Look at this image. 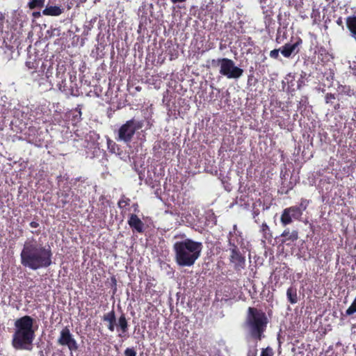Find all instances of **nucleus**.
Wrapping results in <instances>:
<instances>
[{
	"mask_svg": "<svg viewBox=\"0 0 356 356\" xmlns=\"http://www.w3.org/2000/svg\"><path fill=\"white\" fill-rule=\"evenodd\" d=\"M33 15L34 17H39V16L40 15V12H34V13H33Z\"/></svg>",
	"mask_w": 356,
	"mask_h": 356,
	"instance_id": "36",
	"label": "nucleus"
},
{
	"mask_svg": "<svg viewBox=\"0 0 356 356\" xmlns=\"http://www.w3.org/2000/svg\"><path fill=\"white\" fill-rule=\"evenodd\" d=\"M34 319L30 316H24L15 321V332L13 334L12 346L16 350H31L35 339Z\"/></svg>",
	"mask_w": 356,
	"mask_h": 356,
	"instance_id": "2",
	"label": "nucleus"
},
{
	"mask_svg": "<svg viewBox=\"0 0 356 356\" xmlns=\"http://www.w3.org/2000/svg\"><path fill=\"white\" fill-rule=\"evenodd\" d=\"M26 66L29 69L33 70V72H34L38 67V62H36L35 60L32 61L29 60L26 61Z\"/></svg>",
	"mask_w": 356,
	"mask_h": 356,
	"instance_id": "25",
	"label": "nucleus"
},
{
	"mask_svg": "<svg viewBox=\"0 0 356 356\" xmlns=\"http://www.w3.org/2000/svg\"><path fill=\"white\" fill-rule=\"evenodd\" d=\"M113 282L115 283L116 282V280L115 278L113 279Z\"/></svg>",
	"mask_w": 356,
	"mask_h": 356,
	"instance_id": "46",
	"label": "nucleus"
},
{
	"mask_svg": "<svg viewBox=\"0 0 356 356\" xmlns=\"http://www.w3.org/2000/svg\"><path fill=\"white\" fill-rule=\"evenodd\" d=\"M280 51V49H275L272 51H270V58H273V59H277L279 58V51Z\"/></svg>",
	"mask_w": 356,
	"mask_h": 356,
	"instance_id": "28",
	"label": "nucleus"
},
{
	"mask_svg": "<svg viewBox=\"0 0 356 356\" xmlns=\"http://www.w3.org/2000/svg\"><path fill=\"white\" fill-rule=\"evenodd\" d=\"M336 99V95L334 93L328 92L325 96V102L326 104H332V99Z\"/></svg>",
	"mask_w": 356,
	"mask_h": 356,
	"instance_id": "26",
	"label": "nucleus"
},
{
	"mask_svg": "<svg viewBox=\"0 0 356 356\" xmlns=\"http://www.w3.org/2000/svg\"><path fill=\"white\" fill-rule=\"evenodd\" d=\"M337 90L339 92V95H345L349 97L353 95V91L350 86L339 84Z\"/></svg>",
	"mask_w": 356,
	"mask_h": 356,
	"instance_id": "20",
	"label": "nucleus"
},
{
	"mask_svg": "<svg viewBox=\"0 0 356 356\" xmlns=\"http://www.w3.org/2000/svg\"><path fill=\"white\" fill-rule=\"evenodd\" d=\"M259 209H254L253 211H252V216H253V218L254 219V222L256 223H259V220L257 219V217L259 216Z\"/></svg>",
	"mask_w": 356,
	"mask_h": 356,
	"instance_id": "30",
	"label": "nucleus"
},
{
	"mask_svg": "<svg viewBox=\"0 0 356 356\" xmlns=\"http://www.w3.org/2000/svg\"><path fill=\"white\" fill-rule=\"evenodd\" d=\"M124 356H136V351L134 348H127L124 350Z\"/></svg>",
	"mask_w": 356,
	"mask_h": 356,
	"instance_id": "27",
	"label": "nucleus"
},
{
	"mask_svg": "<svg viewBox=\"0 0 356 356\" xmlns=\"http://www.w3.org/2000/svg\"><path fill=\"white\" fill-rule=\"evenodd\" d=\"M79 118H81V110H79Z\"/></svg>",
	"mask_w": 356,
	"mask_h": 356,
	"instance_id": "44",
	"label": "nucleus"
},
{
	"mask_svg": "<svg viewBox=\"0 0 356 356\" xmlns=\"http://www.w3.org/2000/svg\"><path fill=\"white\" fill-rule=\"evenodd\" d=\"M256 353H257V350H255V351H254V355H253V356H256Z\"/></svg>",
	"mask_w": 356,
	"mask_h": 356,
	"instance_id": "45",
	"label": "nucleus"
},
{
	"mask_svg": "<svg viewBox=\"0 0 356 356\" xmlns=\"http://www.w3.org/2000/svg\"><path fill=\"white\" fill-rule=\"evenodd\" d=\"M281 237L283 238L282 240V243H286L287 245L289 243H293L298 240V231L296 229H293L291 232L289 228L285 229L281 234Z\"/></svg>",
	"mask_w": 356,
	"mask_h": 356,
	"instance_id": "13",
	"label": "nucleus"
},
{
	"mask_svg": "<svg viewBox=\"0 0 356 356\" xmlns=\"http://www.w3.org/2000/svg\"><path fill=\"white\" fill-rule=\"evenodd\" d=\"M286 297L288 301L293 305L298 302L297 289L295 286H291L286 291Z\"/></svg>",
	"mask_w": 356,
	"mask_h": 356,
	"instance_id": "16",
	"label": "nucleus"
},
{
	"mask_svg": "<svg viewBox=\"0 0 356 356\" xmlns=\"http://www.w3.org/2000/svg\"><path fill=\"white\" fill-rule=\"evenodd\" d=\"M102 321L108 323L107 328L111 332H113L116 326L118 330H120L122 332V334H119L120 337H123V334H126L129 330V323L125 314L122 312L121 315L118 319V323H116L115 312L113 308L111 311L103 316Z\"/></svg>",
	"mask_w": 356,
	"mask_h": 356,
	"instance_id": "8",
	"label": "nucleus"
},
{
	"mask_svg": "<svg viewBox=\"0 0 356 356\" xmlns=\"http://www.w3.org/2000/svg\"><path fill=\"white\" fill-rule=\"evenodd\" d=\"M62 202H63V204H66L67 203V200H65V201L62 200Z\"/></svg>",
	"mask_w": 356,
	"mask_h": 356,
	"instance_id": "41",
	"label": "nucleus"
},
{
	"mask_svg": "<svg viewBox=\"0 0 356 356\" xmlns=\"http://www.w3.org/2000/svg\"><path fill=\"white\" fill-rule=\"evenodd\" d=\"M347 29L353 38L356 37V15L348 16L346 19Z\"/></svg>",
	"mask_w": 356,
	"mask_h": 356,
	"instance_id": "15",
	"label": "nucleus"
},
{
	"mask_svg": "<svg viewBox=\"0 0 356 356\" xmlns=\"http://www.w3.org/2000/svg\"><path fill=\"white\" fill-rule=\"evenodd\" d=\"M259 232L262 234L263 241H271L273 238V234L270 231L269 226L267 225L266 222H264L260 226Z\"/></svg>",
	"mask_w": 356,
	"mask_h": 356,
	"instance_id": "17",
	"label": "nucleus"
},
{
	"mask_svg": "<svg viewBox=\"0 0 356 356\" xmlns=\"http://www.w3.org/2000/svg\"><path fill=\"white\" fill-rule=\"evenodd\" d=\"M287 76H288L289 77H291V78H292V79H291V82L293 81V79H294V75H291V73H289Z\"/></svg>",
	"mask_w": 356,
	"mask_h": 356,
	"instance_id": "39",
	"label": "nucleus"
},
{
	"mask_svg": "<svg viewBox=\"0 0 356 356\" xmlns=\"http://www.w3.org/2000/svg\"><path fill=\"white\" fill-rule=\"evenodd\" d=\"M269 1L270 0H259V2L261 4V8H265Z\"/></svg>",
	"mask_w": 356,
	"mask_h": 356,
	"instance_id": "31",
	"label": "nucleus"
},
{
	"mask_svg": "<svg viewBox=\"0 0 356 356\" xmlns=\"http://www.w3.org/2000/svg\"><path fill=\"white\" fill-rule=\"evenodd\" d=\"M130 202H131V200L129 197H127L124 195H122L121 198L120 199V200L118 202V207L120 209L123 210V209H126V207L130 204Z\"/></svg>",
	"mask_w": 356,
	"mask_h": 356,
	"instance_id": "22",
	"label": "nucleus"
},
{
	"mask_svg": "<svg viewBox=\"0 0 356 356\" xmlns=\"http://www.w3.org/2000/svg\"><path fill=\"white\" fill-rule=\"evenodd\" d=\"M134 208H135V211H136V208L138 207V204H134Z\"/></svg>",
	"mask_w": 356,
	"mask_h": 356,
	"instance_id": "43",
	"label": "nucleus"
},
{
	"mask_svg": "<svg viewBox=\"0 0 356 356\" xmlns=\"http://www.w3.org/2000/svg\"><path fill=\"white\" fill-rule=\"evenodd\" d=\"M309 202L306 199H301L299 206H291L285 208L282 213L280 222L282 226L285 227L292 223L293 220H300L303 211L307 208Z\"/></svg>",
	"mask_w": 356,
	"mask_h": 356,
	"instance_id": "7",
	"label": "nucleus"
},
{
	"mask_svg": "<svg viewBox=\"0 0 356 356\" xmlns=\"http://www.w3.org/2000/svg\"><path fill=\"white\" fill-rule=\"evenodd\" d=\"M4 22L5 17L1 13H0V32H2L3 31Z\"/></svg>",
	"mask_w": 356,
	"mask_h": 356,
	"instance_id": "29",
	"label": "nucleus"
},
{
	"mask_svg": "<svg viewBox=\"0 0 356 356\" xmlns=\"http://www.w3.org/2000/svg\"><path fill=\"white\" fill-rule=\"evenodd\" d=\"M143 124V120H138L134 118L127 120L116 131L117 136L115 139L118 141H122L127 144L129 143L132 140L136 132L142 129Z\"/></svg>",
	"mask_w": 356,
	"mask_h": 356,
	"instance_id": "6",
	"label": "nucleus"
},
{
	"mask_svg": "<svg viewBox=\"0 0 356 356\" xmlns=\"http://www.w3.org/2000/svg\"><path fill=\"white\" fill-rule=\"evenodd\" d=\"M232 234L229 233L228 244L229 245V261L234 264V268L236 271H241L245 267V258L241 253L237 245L232 239Z\"/></svg>",
	"mask_w": 356,
	"mask_h": 356,
	"instance_id": "9",
	"label": "nucleus"
},
{
	"mask_svg": "<svg viewBox=\"0 0 356 356\" xmlns=\"http://www.w3.org/2000/svg\"><path fill=\"white\" fill-rule=\"evenodd\" d=\"M356 312V296L354 300L353 301L350 306L346 309V314L347 316L353 315Z\"/></svg>",
	"mask_w": 356,
	"mask_h": 356,
	"instance_id": "23",
	"label": "nucleus"
},
{
	"mask_svg": "<svg viewBox=\"0 0 356 356\" xmlns=\"http://www.w3.org/2000/svg\"><path fill=\"white\" fill-rule=\"evenodd\" d=\"M45 0H29L28 6L31 10L41 8L44 5Z\"/></svg>",
	"mask_w": 356,
	"mask_h": 356,
	"instance_id": "21",
	"label": "nucleus"
},
{
	"mask_svg": "<svg viewBox=\"0 0 356 356\" xmlns=\"http://www.w3.org/2000/svg\"><path fill=\"white\" fill-rule=\"evenodd\" d=\"M134 208H135V211H136V208L138 207V204H134Z\"/></svg>",
	"mask_w": 356,
	"mask_h": 356,
	"instance_id": "42",
	"label": "nucleus"
},
{
	"mask_svg": "<svg viewBox=\"0 0 356 356\" xmlns=\"http://www.w3.org/2000/svg\"><path fill=\"white\" fill-rule=\"evenodd\" d=\"M203 245L201 242L186 238L173 245L175 261L179 266H192L200 257Z\"/></svg>",
	"mask_w": 356,
	"mask_h": 356,
	"instance_id": "3",
	"label": "nucleus"
},
{
	"mask_svg": "<svg viewBox=\"0 0 356 356\" xmlns=\"http://www.w3.org/2000/svg\"><path fill=\"white\" fill-rule=\"evenodd\" d=\"M30 226L32 228H38V227H39L40 225H39L38 222H37V221H32L30 222Z\"/></svg>",
	"mask_w": 356,
	"mask_h": 356,
	"instance_id": "32",
	"label": "nucleus"
},
{
	"mask_svg": "<svg viewBox=\"0 0 356 356\" xmlns=\"http://www.w3.org/2000/svg\"><path fill=\"white\" fill-rule=\"evenodd\" d=\"M52 255L50 247L47 248L38 243L32 237L24 242L20 253L21 264L33 270L47 268L52 264Z\"/></svg>",
	"mask_w": 356,
	"mask_h": 356,
	"instance_id": "1",
	"label": "nucleus"
},
{
	"mask_svg": "<svg viewBox=\"0 0 356 356\" xmlns=\"http://www.w3.org/2000/svg\"><path fill=\"white\" fill-rule=\"evenodd\" d=\"M64 11V8L58 6H47L42 10V14L46 16H58Z\"/></svg>",
	"mask_w": 356,
	"mask_h": 356,
	"instance_id": "14",
	"label": "nucleus"
},
{
	"mask_svg": "<svg viewBox=\"0 0 356 356\" xmlns=\"http://www.w3.org/2000/svg\"><path fill=\"white\" fill-rule=\"evenodd\" d=\"M274 352L271 347L268 346L265 348L261 349L260 356H273Z\"/></svg>",
	"mask_w": 356,
	"mask_h": 356,
	"instance_id": "24",
	"label": "nucleus"
},
{
	"mask_svg": "<svg viewBox=\"0 0 356 356\" xmlns=\"http://www.w3.org/2000/svg\"><path fill=\"white\" fill-rule=\"evenodd\" d=\"M211 65L213 67H219V73L229 79H238L243 74V70L236 66L234 60L228 58L212 59Z\"/></svg>",
	"mask_w": 356,
	"mask_h": 356,
	"instance_id": "5",
	"label": "nucleus"
},
{
	"mask_svg": "<svg viewBox=\"0 0 356 356\" xmlns=\"http://www.w3.org/2000/svg\"><path fill=\"white\" fill-rule=\"evenodd\" d=\"M186 1L187 0H170V1L174 4L184 3L186 2Z\"/></svg>",
	"mask_w": 356,
	"mask_h": 356,
	"instance_id": "33",
	"label": "nucleus"
},
{
	"mask_svg": "<svg viewBox=\"0 0 356 356\" xmlns=\"http://www.w3.org/2000/svg\"><path fill=\"white\" fill-rule=\"evenodd\" d=\"M126 1H130V0H125Z\"/></svg>",
	"mask_w": 356,
	"mask_h": 356,
	"instance_id": "47",
	"label": "nucleus"
},
{
	"mask_svg": "<svg viewBox=\"0 0 356 356\" xmlns=\"http://www.w3.org/2000/svg\"><path fill=\"white\" fill-rule=\"evenodd\" d=\"M268 320L264 312L255 307H250L245 319V324L249 328L251 337L257 340L264 337Z\"/></svg>",
	"mask_w": 356,
	"mask_h": 356,
	"instance_id": "4",
	"label": "nucleus"
},
{
	"mask_svg": "<svg viewBox=\"0 0 356 356\" xmlns=\"http://www.w3.org/2000/svg\"><path fill=\"white\" fill-rule=\"evenodd\" d=\"M107 148L108 151L114 154H120V146L113 140L108 138L106 140Z\"/></svg>",
	"mask_w": 356,
	"mask_h": 356,
	"instance_id": "19",
	"label": "nucleus"
},
{
	"mask_svg": "<svg viewBox=\"0 0 356 356\" xmlns=\"http://www.w3.org/2000/svg\"><path fill=\"white\" fill-rule=\"evenodd\" d=\"M340 107V104H337L334 106V110H338Z\"/></svg>",
	"mask_w": 356,
	"mask_h": 356,
	"instance_id": "38",
	"label": "nucleus"
},
{
	"mask_svg": "<svg viewBox=\"0 0 356 356\" xmlns=\"http://www.w3.org/2000/svg\"><path fill=\"white\" fill-rule=\"evenodd\" d=\"M302 83V81L299 80L298 83V89H300L301 88V83Z\"/></svg>",
	"mask_w": 356,
	"mask_h": 356,
	"instance_id": "37",
	"label": "nucleus"
},
{
	"mask_svg": "<svg viewBox=\"0 0 356 356\" xmlns=\"http://www.w3.org/2000/svg\"><path fill=\"white\" fill-rule=\"evenodd\" d=\"M128 224L133 230H136L138 233L144 232V223L136 214L132 213L129 216Z\"/></svg>",
	"mask_w": 356,
	"mask_h": 356,
	"instance_id": "12",
	"label": "nucleus"
},
{
	"mask_svg": "<svg viewBox=\"0 0 356 356\" xmlns=\"http://www.w3.org/2000/svg\"><path fill=\"white\" fill-rule=\"evenodd\" d=\"M302 40L298 37L296 41L293 44L286 43L280 49V52L285 58H289L292 54L299 53V47L302 44Z\"/></svg>",
	"mask_w": 356,
	"mask_h": 356,
	"instance_id": "11",
	"label": "nucleus"
},
{
	"mask_svg": "<svg viewBox=\"0 0 356 356\" xmlns=\"http://www.w3.org/2000/svg\"><path fill=\"white\" fill-rule=\"evenodd\" d=\"M337 24L339 26H342V19L341 17H339L337 20Z\"/></svg>",
	"mask_w": 356,
	"mask_h": 356,
	"instance_id": "35",
	"label": "nucleus"
},
{
	"mask_svg": "<svg viewBox=\"0 0 356 356\" xmlns=\"http://www.w3.org/2000/svg\"><path fill=\"white\" fill-rule=\"evenodd\" d=\"M41 231L40 229H38V230H33L31 231V233L33 234H36V235H39L40 234Z\"/></svg>",
	"mask_w": 356,
	"mask_h": 356,
	"instance_id": "34",
	"label": "nucleus"
},
{
	"mask_svg": "<svg viewBox=\"0 0 356 356\" xmlns=\"http://www.w3.org/2000/svg\"><path fill=\"white\" fill-rule=\"evenodd\" d=\"M315 54H317L318 58L323 63L329 60V53L323 46L318 47L315 51Z\"/></svg>",
	"mask_w": 356,
	"mask_h": 356,
	"instance_id": "18",
	"label": "nucleus"
},
{
	"mask_svg": "<svg viewBox=\"0 0 356 356\" xmlns=\"http://www.w3.org/2000/svg\"><path fill=\"white\" fill-rule=\"evenodd\" d=\"M62 196H63L65 198H67L68 197V194L67 193H65V194H62Z\"/></svg>",
	"mask_w": 356,
	"mask_h": 356,
	"instance_id": "40",
	"label": "nucleus"
},
{
	"mask_svg": "<svg viewBox=\"0 0 356 356\" xmlns=\"http://www.w3.org/2000/svg\"><path fill=\"white\" fill-rule=\"evenodd\" d=\"M57 342L60 346H67L71 352L76 351L79 348L78 343L67 326L60 331Z\"/></svg>",
	"mask_w": 356,
	"mask_h": 356,
	"instance_id": "10",
	"label": "nucleus"
}]
</instances>
